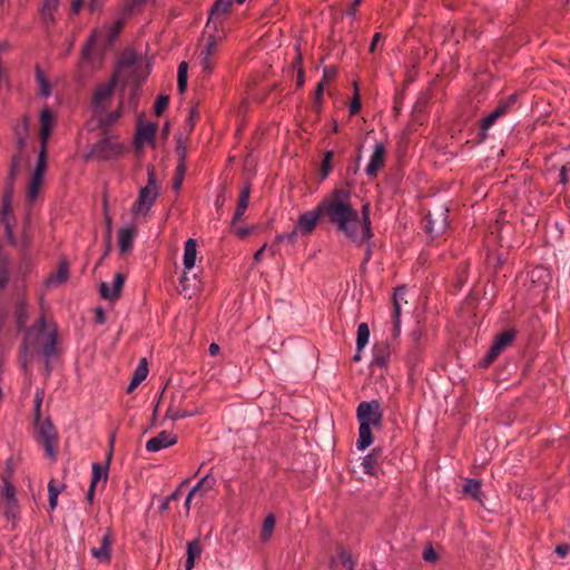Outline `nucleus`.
I'll use <instances>...</instances> for the list:
<instances>
[{"mask_svg": "<svg viewBox=\"0 0 570 570\" xmlns=\"http://www.w3.org/2000/svg\"><path fill=\"white\" fill-rule=\"evenodd\" d=\"M321 209L328 223L334 225L337 232L344 234L356 244L358 239L360 216L351 203L348 189L335 188L321 202Z\"/></svg>", "mask_w": 570, "mask_h": 570, "instance_id": "f257e3e1", "label": "nucleus"}, {"mask_svg": "<svg viewBox=\"0 0 570 570\" xmlns=\"http://www.w3.org/2000/svg\"><path fill=\"white\" fill-rule=\"evenodd\" d=\"M58 336L56 331H47L43 316L26 331L24 340L19 352V362L24 373L28 374L29 362L42 355L45 358L58 356Z\"/></svg>", "mask_w": 570, "mask_h": 570, "instance_id": "f03ea898", "label": "nucleus"}, {"mask_svg": "<svg viewBox=\"0 0 570 570\" xmlns=\"http://www.w3.org/2000/svg\"><path fill=\"white\" fill-rule=\"evenodd\" d=\"M356 417L360 423L356 446L360 451H364L373 443L372 428H382L383 410L381 403L377 400L361 402L356 409Z\"/></svg>", "mask_w": 570, "mask_h": 570, "instance_id": "7ed1b4c3", "label": "nucleus"}, {"mask_svg": "<svg viewBox=\"0 0 570 570\" xmlns=\"http://www.w3.org/2000/svg\"><path fill=\"white\" fill-rule=\"evenodd\" d=\"M124 24L125 19L120 18L110 27L95 29L81 50L82 59L87 62H92L95 48L99 51V55L102 56L105 51L114 45Z\"/></svg>", "mask_w": 570, "mask_h": 570, "instance_id": "20e7f679", "label": "nucleus"}, {"mask_svg": "<svg viewBox=\"0 0 570 570\" xmlns=\"http://www.w3.org/2000/svg\"><path fill=\"white\" fill-rule=\"evenodd\" d=\"M147 185L140 188L138 197L132 205V214L135 216L148 213L159 195L156 169L153 165L147 166Z\"/></svg>", "mask_w": 570, "mask_h": 570, "instance_id": "39448f33", "label": "nucleus"}, {"mask_svg": "<svg viewBox=\"0 0 570 570\" xmlns=\"http://www.w3.org/2000/svg\"><path fill=\"white\" fill-rule=\"evenodd\" d=\"M37 430V440L42 443L46 455L51 460H57V445H58V433L57 430L48 417L46 420L35 421Z\"/></svg>", "mask_w": 570, "mask_h": 570, "instance_id": "423d86ee", "label": "nucleus"}, {"mask_svg": "<svg viewBox=\"0 0 570 570\" xmlns=\"http://www.w3.org/2000/svg\"><path fill=\"white\" fill-rule=\"evenodd\" d=\"M0 511L8 521L14 522L20 515L16 487L8 479L0 487Z\"/></svg>", "mask_w": 570, "mask_h": 570, "instance_id": "0eeeda50", "label": "nucleus"}, {"mask_svg": "<svg viewBox=\"0 0 570 570\" xmlns=\"http://www.w3.org/2000/svg\"><path fill=\"white\" fill-rule=\"evenodd\" d=\"M117 82L118 75L115 73L106 83L96 87L91 100L92 115H100L106 111L111 102Z\"/></svg>", "mask_w": 570, "mask_h": 570, "instance_id": "6e6552de", "label": "nucleus"}, {"mask_svg": "<svg viewBox=\"0 0 570 570\" xmlns=\"http://www.w3.org/2000/svg\"><path fill=\"white\" fill-rule=\"evenodd\" d=\"M515 100H517L515 95H510L509 97L500 100L498 102L497 107L487 117H484L481 120L480 130L478 134L480 141H483L487 139L489 129L495 124V121L499 118L503 117L504 115H507L510 111V109L513 106V104L515 102Z\"/></svg>", "mask_w": 570, "mask_h": 570, "instance_id": "1a4fd4ad", "label": "nucleus"}, {"mask_svg": "<svg viewBox=\"0 0 570 570\" xmlns=\"http://www.w3.org/2000/svg\"><path fill=\"white\" fill-rule=\"evenodd\" d=\"M124 153V146L119 142L111 141L105 137L92 145L89 157L97 158L99 160H108L118 157Z\"/></svg>", "mask_w": 570, "mask_h": 570, "instance_id": "9d476101", "label": "nucleus"}, {"mask_svg": "<svg viewBox=\"0 0 570 570\" xmlns=\"http://www.w3.org/2000/svg\"><path fill=\"white\" fill-rule=\"evenodd\" d=\"M514 338H515L514 330H508V331H504V332L498 334L494 337V341H493L490 350L488 351V353L481 361V365L483 367H488L489 365H491L498 358V356L502 353V351L514 341Z\"/></svg>", "mask_w": 570, "mask_h": 570, "instance_id": "9b49d317", "label": "nucleus"}, {"mask_svg": "<svg viewBox=\"0 0 570 570\" xmlns=\"http://www.w3.org/2000/svg\"><path fill=\"white\" fill-rule=\"evenodd\" d=\"M218 50V39L215 35H209L206 38V42L204 47L200 49L198 53L199 65L202 70L207 75H210L215 68V55Z\"/></svg>", "mask_w": 570, "mask_h": 570, "instance_id": "f8f14e48", "label": "nucleus"}, {"mask_svg": "<svg viewBox=\"0 0 570 570\" xmlns=\"http://www.w3.org/2000/svg\"><path fill=\"white\" fill-rule=\"evenodd\" d=\"M321 217H324V213L321 209L320 203L315 209L299 215L296 223V230L305 235L311 234L315 229Z\"/></svg>", "mask_w": 570, "mask_h": 570, "instance_id": "ddd939ff", "label": "nucleus"}, {"mask_svg": "<svg viewBox=\"0 0 570 570\" xmlns=\"http://www.w3.org/2000/svg\"><path fill=\"white\" fill-rule=\"evenodd\" d=\"M111 544H112V533L110 529H106L104 534L99 540L98 547H92L90 549V554L95 558L99 563H109L111 560Z\"/></svg>", "mask_w": 570, "mask_h": 570, "instance_id": "4468645a", "label": "nucleus"}, {"mask_svg": "<svg viewBox=\"0 0 570 570\" xmlns=\"http://www.w3.org/2000/svg\"><path fill=\"white\" fill-rule=\"evenodd\" d=\"M197 256V242L194 238H188L184 248V273L181 276V285L185 287V282L188 281V273L195 267ZM186 292V288H184Z\"/></svg>", "mask_w": 570, "mask_h": 570, "instance_id": "2eb2a0df", "label": "nucleus"}, {"mask_svg": "<svg viewBox=\"0 0 570 570\" xmlns=\"http://www.w3.org/2000/svg\"><path fill=\"white\" fill-rule=\"evenodd\" d=\"M177 441L178 438L176 434L168 431H161L155 438L147 441L146 450L148 452H158L163 449L175 445Z\"/></svg>", "mask_w": 570, "mask_h": 570, "instance_id": "dca6fc26", "label": "nucleus"}, {"mask_svg": "<svg viewBox=\"0 0 570 570\" xmlns=\"http://www.w3.org/2000/svg\"><path fill=\"white\" fill-rule=\"evenodd\" d=\"M39 119H40V131H39L40 146L47 147L52 128L55 126V116L48 106H46L41 110Z\"/></svg>", "mask_w": 570, "mask_h": 570, "instance_id": "f3484780", "label": "nucleus"}, {"mask_svg": "<svg viewBox=\"0 0 570 570\" xmlns=\"http://www.w3.org/2000/svg\"><path fill=\"white\" fill-rule=\"evenodd\" d=\"M386 157V149L383 142H376L373 154L365 168V173L370 177H376L377 171L383 167Z\"/></svg>", "mask_w": 570, "mask_h": 570, "instance_id": "a211bd4d", "label": "nucleus"}, {"mask_svg": "<svg viewBox=\"0 0 570 570\" xmlns=\"http://www.w3.org/2000/svg\"><path fill=\"white\" fill-rule=\"evenodd\" d=\"M125 279L126 277L122 273H117L111 285L106 282H102L99 286L100 296L109 301L117 299L121 293Z\"/></svg>", "mask_w": 570, "mask_h": 570, "instance_id": "6ab92c4d", "label": "nucleus"}, {"mask_svg": "<svg viewBox=\"0 0 570 570\" xmlns=\"http://www.w3.org/2000/svg\"><path fill=\"white\" fill-rule=\"evenodd\" d=\"M59 0H43L39 8V16L42 24L49 30L56 23V12L58 11Z\"/></svg>", "mask_w": 570, "mask_h": 570, "instance_id": "aec40b11", "label": "nucleus"}, {"mask_svg": "<svg viewBox=\"0 0 570 570\" xmlns=\"http://www.w3.org/2000/svg\"><path fill=\"white\" fill-rule=\"evenodd\" d=\"M362 218H360V224L362 227V232L358 233V239L356 240V245L361 246L364 243H367L373 237L372 232V223L370 218V204L366 203L362 206Z\"/></svg>", "mask_w": 570, "mask_h": 570, "instance_id": "412c9836", "label": "nucleus"}, {"mask_svg": "<svg viewBox=\"0 0 570 570\" xmlns=\"http://www.w3.org/2000/svg\"><path fill=\"white\" fill-rule=\"evenodd\" d=\"M122 109L124 101L120 100L118 107L114 111H108V108H106L105 112L100 115H92L94 119L97 121L98 128H108L116 124L122 115Z\"/></svg>", "mask_w": 570, "mask_h": 570, "instance_id": "4be33fe9", "label": "nucleus"}, {"mask_svg": "<svg viewBox=\"0 0 570 570\" xmlns=\"http://www.w3.org/2000/svg\"><path fill=\"white\" fill-rule=\"evenodd\" d=\"M30 120L28 116H23L22 119L14 125L13 134L17 141L19 151H22L27 146V139L29 136Z\"/></svg>", "mask_w": 570, "mask_h": 570, "instance_id": "5701e85b", "label": "nucleus"}, {"mask_svg": "<svg viewBox=\"0 0 570 570\" xmlns=\"http://www.w3.org/2000/svg\"><path fill=\"white\" fill-rule=\"evenodd\" d=\"M249 196H250V186H249V184H246L243 186V188L240 190L237 207L234 213L232 226H235L243 218V216L248 207V204H249Z\"/></svg>", "mask_w": 570, "mask_h": 570, "instance_id": "b1692460", "label": "nucleus"}, {"mask_svg": "<svg viewBox=\"0 0 570 570\" xmlns=\"http://www.w3.org/2000/svg\"><path fill=\"white\" fill-rule=\"evenodd\" d=\"M136 234L137 228L134 225L125 226L119 229L118 242L121 253H127L131 249Z\"/></svg>", "mask_w": 570, "mask_h": 570, "instance_id": "393cba45", "label": "nucleus"}, {"mask_svg": "<svg viewBox=\"0 0 570 570\" xmlns=\"http://www.w3.org/2000/svg\"><path fill=\"white\" fill-rule=\"evenodd\" d=\"M69 278V266L67 262H61L56 272L51 273L45 281L47 287H56L66 283Z\"/></svg>", "mask_w": 570, "mask_h": 570, "instance_id": "a878e982", "label": "nucleus"}, {"mask_svg": "<svg viewBox=\"0 0 570 570\" xmlns=\"http://www.w3.org/2000/svg\"><path fill=\"white\" fill-rule=\"evenodd\" d=\"M11 274V259L9 254L3 250L0 244V292H2L9 284Z\"/></svg>", "mask_w": 570, "mask_h": 570, "instance_id": "bb28decb", "label": "nucleus"}, {"mask_svg": "<svg viewBox=\"0 0 570 570\" xmlns=\"http://www.w3.org/2000/svg\"><path fill=\"white\" fill-rule=\"evenodd\" d=\"M390 346L386 343L375 344L373 347L372 364L385 367L390 360Z\"/></svg>", "mask_w": 570, "mask_h": 570, "instance_id": "cd10ccee", "label": "nucleus"}, {"mask_svg": "<svg viewBox=\"0 0 570 570\" xmlns=\"http://www.w3.org/2000/svg\"><path fill=\"white\" fill-rule=\"evenodd\" d=\"M156 131L157 125L154 122H148L139 126L136 136V145L140 146L144 142H154Z\"/></svg>", "mask_w": 570, "mask_h": 570, "instance_id": "c85d7f7f", "label": "nucleus"}, {"mask_svg": "<svg viewBox=\"0 0 570 570\" xmlns=\"http://www.w3.org/2000/svg\"><path fill=\"white\" fill-rule=\"evenodd\" d=\"M203 548L200 540L194 539L187 543V559L185 562L186 570H193L195 566V559L199 558L202 554Z\"/></svg>", "mask_w": 570, "mask_h": 570, "instance_id": "c756f323", "label": "nucleus"}, {"mask_svg": "<svg viewBox=\"0 0 570 570\" xmlns=\"http://www.w3.org/2000/svg\"><path fill=\"white\" fill-rule=\"evenodd\" d=\"M111 459V452L108 454L107 461L105 464H101L100 462L92 463V474H91V482L90 484L96 485L100 480H104L105 482L108 479V469H109V462Z\"/></svg>", "mask_w": 570, "mask_h": 570, "instance_id": "7c9ffc66", "label": "nucleus"}, {"mask_svg": "<svg viewBox=\"0 0 570 570\" xmlns=\"http://www.w3.org/2000/svg\"><path fill=\"white\" fill-rule=\"evenodd\" d=\"M178 155H179V160H178V164H177V167H176V174H175V178H174V181H173V188L176 191H178L181 188L184 176H185V173H186V165H185L186 151H185V148L178 147Z\"/></svg>", "mask_w": 570, "mask_h": 570, "instance_id": "2f4dec72", "label": "nucleus"}, {"mask_svg": "<svg viewBox=\"0 0 570 570\" xmlns=\"http://www.w3.org/2000/svg\"><path fill=\"white\" fill-rule=\"evenodd\" d=\"M404 292H406L404 286L397 287L395 289L394 296H393V318H394L393 332H394L395 336L400 335V333H401V321H400L401 306L399 304V296L401 294H404Z\"/></svg>", "mask_w": 570, "mask_h": 570, "instance_id": "473e14b6", "label": "nucleus"}, {"mask_svg": "<svg viewBox=\"0 0 570 570\" xmlns=\"http://www.w3.org/2000/svg\"><path fill=\"white\" fill-rule=\"evenodd\" d=\"M14 317L17 322L18 331H21L29 318L28 314V303L24 298L18 299L16 304Z\"/></svg>", "mask_w": 570, "mask_h": 570, "instance_id": "72a5a7b5", "label": "nucleus"}, {"mask_svg": "<svg viewBox=\"0 0 570 570\" xmlns=\"http://www.w3.org/2000/svg\"><path fill=\"white\" fill-rule=\"evenodd\" d=\"M235 0H216L209 11V20L219 16H225L229 12V9ZM209 22H207L208 24Z\"/></svg>", "mask_w": 570, "mask_h": 570, "instance_id": "f704fd0d", "label": "nucleus"}, {"mask_svg": "<svg viewBox=\"0 0 570 570\" xmlns=\"http://www.w3.org/2000/svg\"><path fill=\"white\" fill-rule=\"evenodd\" d=\"M377 450L373 449L371 453H368L362 461V468L364 473L370 475H376L379 471V463H377Z\"/></svg>", "mask_w": 570, "mask_h": 570, "instance_id": "c9c22d12", "label": "nucleus"}, {"mask_svg": "<svg viewBox=\"0 0 570 570\" xmlns=\"http://www.w3.org/2000/svg\"><path fill=\"white\" fill-rule=\"evenodd\" d=\"M47 169V147L40 146L37 164L32 173L33 177L43 179Z\"/></svg>", "mask_w": 570, "mask_h": 570, "instance_id": "e433bc0d", "label": "nucleus"}, {"mask_svg": "<svg viewBox=\"0 0 570 570\" xmlns=\"http://www.w3.org/2000/svg\"><path fill=\"white\" fill-rule=\"evenodd\" d=\"M47 169V147L40 146L37 164L32 173L33 177L43 179Z\"/></svg>", "mask_w": 570, "mask_h": 570, "instance_id": "4c0bfd02", "label": "nucleus"}, {"mask_svg": "<svg viewBox=\"0 0 570 570\" xmlns=\"http://www.w3.org/2000/svg\"><path fill=\"white\" fill-rule=\"evenodd\" d=\"M275 523H276V519H275V515L274 514H268L263 524H262V529H261V540L262 542H267L269 541V539L272 538V534L274 532V529H275Z\"/></svg>", "mask_w": 570, "mask_h": 570, "instance_id": "58836bf2", "label": "nucleus"}, {"mask_svg": "<svg viewBox=\"0 0 570 570\" xmlns=\"http://www.w3.org/2000/svg\"><path fill=\"white\" fill-rule=\"evenodd\" d=\"M216 484V479L212 474H206L203 476L197 484L189 491L191 494H196L198 491L206 492L214 488Z\"/></svg>", "mask_w": 570, "mask_h": 570, "instance_id": "ea45409f", "label": "nucleus"}, {"mask_svg": "<svg viewBox=\"0 0 570 570\" xmlns=\"http://www.w3.org/2000/svg\"><path fill=\"white\" fill-rule=\"evenodd\" d=\"M464 492L470 494L473 500H481V482L475 479H466L463 488Z\"/></svg>", "mask_w": 570, "mask_h": 570, "instance_id": "a19ab883", "label": "nucleus"}, {"mask_svg": "<svg viewBox=\"0 0 570 570\" xmlns=\"http://www.w3.org/2000/svg\"><path fill=\"white\" fill-rule=\"evenodd\" d=\"M36 79L39 85V92L42 97H49L51 94L50 83L40 67L36 68Z\"/></svg>", "mask_w": 570, "mask_h": 570, "instance_id": "79ce46f5", "label": "nucleus"}, {"mask_svg": "<svg viewBox=\"0 0 570 570\" xmlns=\"http://www.w3.org/2000/svg\"><path fill=\"white\" fill-rule=\"evenodd\" d=\"M370 338V328L366 323H361L357 327V337H356V347L357 351H362L366 344L368 343Z\"/></svg>", "mask_w": 570, "mask_h": 570, "instance_id": "37998d69", "label": "nucleus"}, {"mask_svg": "<svg viewBox=\"0 0 570 570\" xmlns=\"http://www.w3.org/2000/svg\"><path fill=\"white\" fill-rule=\"evenodd\" d=\"M188 72V63L186 61H181L178 66V77H177V88L180 94H184L187 89V76Z\"/></svg>", "mask_w": 570, "mask_h": 570, "instance_id": "c03bdc74", "label": "nucleus"}, {"mask_svg": "<svg viewBox=\"0 0 570 570\" xmlns=\"http://www.w3.org/2000/svg\"><path fill=\"white\" fill-rule=\"evenodd\" d=\"M11 186H7L4 188L3 198H2V210L1 214L3 216V219L7 220L8 216L11 214Z\"/></svg>", "mask_w": 570, "mask_h": 570, "instance_id": "a18cd8bd", "label": "nucleus"}, {"mask_svg": "<svg viewBox=\"0 0 570 570\" xmlns=\"http://www.w3.org/2000/svg\"><path fill=\"white\" fill-rule=\"evenodd\" d=\"M148 363L146 358H141L136 370L134 371L132 379L141 383L148 375Z\"/></svg>", "mask_w": 570, "mask_h": 570, "instance_id": "49530a36", "label": "nucleus"}, {"mask_svg": "<svg viewBox=\"0 0 570 570\" xmlns=\"http://www.w3.org/2000/svg\"><path fill=\"white\" fill-rule=\"evenodd\" d=\"M333 156H334V153L332 150H327L324 155L322 166H321V178L322 179H325L332 169Z\"/></svg>", "mask_w": 570, "mask_h": 570, "instance_id": "de8ad7c7", "label": "nucleus"}, {"mask_svg": "<svg viewBox=\"0 0 570 570\" xmlns=\"http://www.w3.org/2000/svg\"><path fill=\"white\" fill-rule=\"evenodd\" d=\"M42 180L43 179L41 178L31 176V180L28 188V199L30 202H33L37 198Z\"/></svg>", "mask_w": 570, "mask_h": 570, "instance_id": "09e8293b", "label": "nucleus"}, {"mask_svg": "<svg viewBox=\"0 0 570 570\" xmlns=\"http://www.w3.org/2000/svg\"><path fill=\"white\" fill-rule=\"evenodd\" d=\"M45 397L43 390L38 389L36 391L35 395V413H33V420L39 421L41 419V405Z\"/></svg>", "mask_w": 570, "mask_h": 570, "instance_id": "8fccbe9b", "label": "nucleus"}, {"mask_svg": "<svg viewBox=\"0 0 570 570\" xmlns=\"http://www.w3.org/2000/svg\"><path fill=\"white\" fill-rule=\"evenodd\" d=\"M529 276L532 282L539 279L542 281L544 285L547 284V279L550 278L549 273L543 267H534L532 271L529 272Z\"/></svg>", "mask_w": 570, "mask_h": 570, "instance_id": "3c124183", "label": "nucleus"}, {"mask_svg": "<svg viewBox=\"0 0 570 570\" xmlns=\"http://www.w3.org/2000/svg\"><path fill=\"white\" fill-rule=\"evenodd\" d=\"M168 104H169L168 96H166V95L158 96L155 101V106H154L155 114L157 116H160L164 112V110L168 107Z\"/></svg>", "mask_w": 570, "mask_h": 570, "instance_id": "603ef678", "label": "nucleus"}, {"mask_svg": "<svg viewBox=\"0 0 570 570\" xmlns=\"http://www.w3.org/2000/svg\"><path fill=\"white\" fill-rule=\"evenodd\" d=\"M149 2H155V0H125V10L131 13Z\"/></svg>", "mask_w": 570, "mask_h": 570, "instance_id": "864d4df0", "label": "nucleus"}, {"mask_svg": "<svg viewBox=\"0 0 570 570\" xmlns=\"http://www.w3.org/2000/svg\"><path fill=\"white\" fill-rule=\"evenodd\" d=\"M338 559L342 566L346 568V570H354L355 561L353 560L351 553L347 551H341L338 553Z\"/></svg>", "mask_w": 570, "mask_h": 570, "instance_id": "5fc2aeb1", "label": "nucleus"}, {"mask_svg": "<svg viewBox=\"0 0 570 570\" xmlns=\"http://www.w3.org/2000/svg\"><path fill=\"white\" fill-rule=\"evenodd\" d=\"M443 227H444V219L442 220V224L438 228H435L432 215L431 214L428 215L426 232L429 234H431L432 236H436L440 233H442Z\"/></svg>", "mask_w": 570, "mask_h": 570, "instance_id": "6e6d98bb", "label": "nucleus"}, {"mask_svg": "<svg viewBox=\"0 0 570 570\" xmlns=\"http://www.w3.org/2000/svg\"><path fill=\"white\" fill-rule=\"evenodd\" d=\"M294 67H298V73H297V80L296 86L298 88H302L304 86L305 77H304V70L302 68V56L298 55L296 60L293 62Z\"/></svg>", "mask_w": 570, "mask_h": 570, "instance_id": "4d7b16f0", "label": "nucleus"}, {"mask_svg": "<svg viewBox=\"0 0 570 570\" xmlns=\"http://www.w3.org/2000/svg\"><path fill=\"white\" fill-rule=\"evenodd\" d=\"M354 87H355V92H354L353 100L351 101V105H350L351 115L357 114L358 110L361 109V99H360V95H358L357 85L354 83Z\"/></svg>", "mask_w": 570, "mask_h": 570, "instance_id": "13d9d810", "label": "nucleus"}, {"mask_svg": "<svg viewBox=\"0 0 570 570\" xmlns=\"http://www.w3.org/2000/svg\"><path fill=\"white\" fill-rule=\"evenodd\" d=\"M13 470H14V468H13L12 460L9 459L6 462V470H4V472L1 474V483H4V480H7V476H8V481L12 482Z\"/></svg>", "mask_w": 570, "mask_h": 570, "instance_id": "bf43d9fd", "label": "nucleus"}, {"mask_svg": "<svg viewBox=\"0 0 570 570\" xmlns=\"http://www.w3.org/2000/svg\"><path fill=\"white\" fill-rule=\"evenodd\" d=\"M32 269V263L29 258H22L19 266L18 272L22 275V277H26L28 273H30Z\"/></svg>", "mask_w": 570, "mask_h": 570, "instance_id": "052dcab7", "label": "nucleus"}, {"mask_svg": "<svg viewBox=\"0 0 570 570\" xmlns=\"http://www.w3.org/2000/svg\"><path fill=\"white\" fill-rule=\"evenodd\" d=\"M422 557L426 562H435L439 559L436 551L431 544L424 549Z\"/></svg>", "mask_w": 570, "mask_h": 570, "instance_id": "680f3d73", "label": "nucleus"}, {"mask_svg": "<svg viewBox=\"0 0 570 570\" xmlns=\"http://www.w3.org/2000/svg\"><path fill=\"white\" fill-rule=\"evenodd\" d=\"M63 488H65V485H61V487L56 485V481L52 479L48 483V494L51 497L58 498L59 494L61 493V491L63 490Z\"/></svg>", "mask_w": 570, "mask_h": 570, "instance_id": "e2e57ef3", "label": "nucleus"}, {"mask_svg": "<svg viewBox=\"0 0 570 570\" xmlns=\"http://www.w3.org/2000/svg\"><path fill=\"white\" fill-rule=\"evenodd\" d=\"M235 235L239 238H246L250 234V228L247 226H233Z\"/></svg>", "mask_w": 570, "mask_h": 570, "instance_id": "0e129e2a", "label": "nucleus"}, {"mask_svg": "<svg viewBox=\"0 0 570 570\" xmlns=\"http://www.w3.org/2000/svg\"><path fill=\"white\" fill-rule=\"evenodd\" d=\"M136 61V55L134 52H126L120 59L121 66H132Z\"/></svg>", "mask_w": 570, "mask_h": 570, "instance_id": "69168bd1", "label": "nucleus"}, {"mask_svg": "<svg viewBox=\"0 0 570 570\" xmlns=\"http://www.w3.org/2000/svg\"><path fill=\"white\" fill-rule=\"evenodd\" d=\"M337 69L335 67H325L323 70V81L326 82L336 77Z\"/></svg>", "mask_w": 570, "mask_h": 570, "instance_id": "338daca9", "label": "nucleus"}, {"mask_svg": "<svg viewBox=\"0 0 570 570\" xmlns=\"http://www.w3.org/2000/svg\"><path fill=\"white\" fill-rule=\"evenodd\" d=\"M554 552L561 557V558H564L566 556H568V553L570 552V546L567 544V543H563V544H558L556 547V550Z\"/></svg>", "mask_w": 570, "mask_h": 570, "instance_id": "774afa93", "label": "nucleus"}]
</instances>
